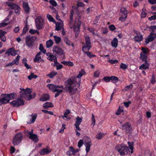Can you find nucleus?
I'll use <instances>...</instances> for the list:
<instances>
[{
    "instance_id": "1",
    "label": "nucleus",
    "mask_w": 156,
    "mask_h": 156,
    "mask_svg": "<svg viewBox=\"0 0 156 156\" xmlns=\"http://www.w3.org/2000/svg\"><path fill=\"white\" fill-rule=\"evenodd\" d=\"M85 73L84 70L81 69L76 77L70 79L65 82V85L66 89L70 94H74L77 90V87L80 86L79 83H80L81 81L80 78Z\"/></svg>"
},
{
    "instance_id": "2",
    "label": "nucleus",
    "mask_w": 156,
    "mask_h": 156,
    "mask_svg": "<svg viewBox=\"0 0 156 156\" xmlns=\"http://www.w3.org/2000/svg\"><path fill=\"white\" fill-rule=\"evenodd\" d=\"M47 87L53 92H56L55 97V98L58 96L60 94L63 92L64 88L62 85H58L52 84H48Z\"/></svg>"
},
{
    "instance_id": "3",
    "label": "nucleus",
    "mask_w": 156,
    "mask_h": 156,
    "mask_svg": "<svg viewBox=\"0 0 156 156\" xmlns=\"http://www.w3.org/2000/svg\"><path fill=\"white\" fill-rule=\"evenodd\" d=\"M116 150L119 152L121 155L124 156L130 152L128 147L123 144H119L116 146Z\"/></svg>"
},
{
    "instance_id": "4",
    "label": "nucleus",
    "mask_w": 156,
    "mask_h": 156,
    "mask_svg": "<svg viewBox=\"0 0 156 156\" xmlns=\"http://www.w3.org/2000/svg\"><path fill=\"white\" fill-rule=\"evenodd\" d=\"M23 92H20V96L27 100H30L32 99V95L31 94L32 90L30 89L27 88L26 89H23Z\"/></svg>"
},
{
    "instance_id": "5",
    "label": "nucleus",
    "mask_w": 156,
    "mask_h": 156,
    "mask_svg": "<svg viewBox=\"0 0 156 156\" xmlns=\"http://www.w3.org/2000/svg\"><path fill=\"white\" fill-rule=\"evenodd\" d=\"M37 39V38L36 36H27L25 38V43L26 45L28 47H32L33 46V43Z\"/></svg>"
},
{
    "instance_id": "6",
    "label": "nucleus",
    "mask_w": 156,
    "mask_h": 156,
    "mask_svg": "<svg viewBox=\"0 0 156 156\" xmlns=\"http://www.w3.org/2000/svg\"><path fill=\"white\" fill-rule=\"evenodd\" d=\"M127 9L124 8L121 9L119 20L122 22L124 21L127 17Z\"/></svg>"
},
{
    "instance_id": "7",
    "label": "nucleus",
    "mask_w": 156,
    "mask_h": 156,
    "mask_svg": "<svg viewBox=\"0 0 156 156\" xmlns=\"http://www.w3.org/2000/svg\"><path fill=\"white\" fill-rule=\"evenodd\" d=\"M85 40L86 43L84 44L83 46L82 50L84 51V49H86L87 51H89L91 47V42L89 37L86 36Z\"/></svg>"
},
{
    "instance_id": "8",
    "label": "nucleus",
    "mask_w": 156,
    "mask_h": 156,
    "mask_svg": "<svg viewBox=\"0 0 156 156\" xmlns=\"http://www.w3.org/2000/svg\"><path fill=\"white\" fill-rule=\"evenodd\" d=\"M35 24L37 28L39 30L42 28L44 20L40 16H38L35 20Z\"/></svg>"
},
{
    "instance_id": "9",
    "label": "nucleus",
    "mask_w": 156,
    "mask_h": 156,
    "mask_svg": "<svg viewBox=\"0 0 156 156\" xmlns=\"http://www.w3.org/2000/svg\"><path fill=\"white\" fill-rule=\"evenodd\" d=\"M10 104L14 107H18L24 104L23 100L22 99H18L10 102Z\"/></svg>"
},
{
    "instance_id": "10",
    "label": "nucleus",
    "mask_w": 156,
    "mask_h": 156,
    "mask_svg": "<svg viewBox=\"0 0 156 156\" xmlns=\"http://www.w3.org/2000/svg\"><path fill=\"white\" fill-rule=\"evenodd\" d=\"M85 141V146L86 147L85 150L86 153H87L89 151L90 149V147L92 145V143L89 137H86Z\"/></svg>"
},
{
    "instance_id": "11",
    "label": "nucleus",
    "mask_w": 156,
    "mask_h": 156,
    "mask_svg": "<svg viewBox=\"0 0 156 156\" xmlns=\"http://www.w3.org/2000/svg\"><path fill=\"white\" fill-rule=\"evenodd\" d=\"M122 129L125 131L126 133H131L132 126L129 123H126L124 125L122 126Z\"/></svg>"
},
{
    "instance_id": "12",
    "label": "nucleus",
    "mask_w": 156,
    "mask_h": 156,
    "mask_svg": "<svg viewBox=\"0 0 156 156\" xmlns=\"http://www.w3.org/2000/svg\"><path fill=\"white\" fill-rule=\"evenodd\" d=\"M154 33H151L145 39V42L146 44H148L149 42L153 41L156 37L154 35Z\"/></svg>"
},
{
    "instance_id": "13",
    "label": "nucleus",
    "mask_w": 156,
    "mask_h": 156,
    "mask_svg": "<svg viewBox=\"0 0 156 156\" xmlns=\"http://www.w3.org/2000/svg\"><path fill=\"white\" fill-rule=\"evenodd\" d=\"M53 51L55 52L58 55H63L64 54L63 50L58 46H55L53 47Z\"/></svg>"
},
{
    "instance_id": "14",
    "label": "nucleus",
    "mask_w": 156,
    "mask_h": 156,
    "mask_svg": "<svg viewBox=\"0 0 156 156\" xmlns=\"http://www.w3.org/2000/svg\"><path fill=\"white\" fill-rule=\"evenodd\" d=\"M48 147L44 148L41 150L39 151V153L41 155L47 154L50 153L52 151L51 149H48Z\"/></svg>"
},
{
    "instance_id": "15",
    "label": "nucleus",
    "mask_w": 156,
    "mask_h": 156,
    "mask_svg": "<svg viewBox=\"0 0 156 156\" xmlns=\"http://www.w3.org/2000/svg\"><path fill=\"white\" fill-rule=\"evenodd\" d=\"M23 137H14L12 143L14 146H16L21 142Z\"/></svg>"
},
{
    "instance_id": "16",
    "label": "nucleus",
    "mask_w": 156,
    "mask_h": 156,
    "mask_svg": "<svg viewBox=\"0 0 156 156\" xmlns=\"http://www.w3.org/2000/svg\"><path fill=\"white\" fill-rule=\"evenodd\" d=\"M37 116V115L36 114H33L31 115H30L28 117V119H30V121L27 122V123L30 124L34 123Z\"/></svg>"
},
{
    "instance_id": "17",
    "label": "nucleus",
    "mask_w": 156,
    "mask_h": 156,
    "mask_svg": "<svg viewBox=\"0 0 156 156\" xmlns=\"http://www.w3.org/2000/svg\"><path fill=\"white\" fill-rule=\"evenodd\" d=\"M81 24V22L79 21L78 22V25L77 26V27H76L75 25L73 26L71 25H69V26L71 28H73L75 32L77 33H79L80 31V28Z\"/></svg>"
},
{
    "instance_id": "18",
    "label": "nucleus",
    "mask_w": 156,
    "mask_h": 156,
    "mask_svg": "<svg viewBox=\"0 0 156 156\" xmlns=\"http://www.w3.org/2000/svg\"><path fill=\"white\" fill-rule=\"evenodd\" d=\"M23 5L25 12L27 14H28L29 13L30 8L29 6L28 3L24 2H23Z\"/></svg>"
},
{
    "instance_id": "19",
    "label": "nucleus",
    "mask_w": 156,
    "mask_h": 156,
    "mask_svg": "<svg viewBox=\"0 0 156 156\" xmlns=\"http://www.w3.org/2000/svg\"><path fill=\"white\" fill-rule=\"evenodd\" d=\"M62 23H57L56 24L55 30L57 31L63 29V24L62 22Z\"/></svg>"
},
{
    "instance_id": "20",
    "label": "nucleus",
    "mask_w": 156,
    "mask_h": 156,
    "mask_svg": "<svg viewBox=\"0 0 156 156\" xmlns=\"http://www.w3.org/2000/svg\"><path fill=\"white\" fill-rule=\"evenodd\" d=\"M147 55L144 52L140 53V58L142 61L147 62Z\"/></svg>"
},
{
    "instance_id": "21",
    "label": "nucleus",
    "mask_w": 156,
    "mask_h": 156,
    "mask_svg": "<svg viewBox=\"0 0 156 156\" xmlns=\"http://www.w3.org/2000/svg\"><path fill=\"white\" fill-rule=\"evenodd\" d=\"M7 4L10 7L11 9H16L17 8H18L19 6L16 5V4H14L12 3H10L9 2H7Z\"/></svg>"
},
{
    "instance_id": "22",
    "label": "nucleus",
    "mask_w": 156,
    "mask_h": 156,
    "mask_svg": "<svg viewBox=\"0 0 156 156\" xmlns=\"http://www.w3.org/2000/svg\"><path fill=\"white\" fill-rule=\"evenodd\" d=\"M50 98V97L48 94H45L40 99L41 101H44L48 100Z\"/></svg>"
},
{
    "instance_id": "23",
    "label": "nucleus",
    "mask_w": 156,
    "mask_h": 156,
    "mask_svg": "<svg viewBox=\"0 0 156 156\" xmlns=\"http://www.w3.org/2000/svg\"><path fill=\"white\" fill-rule=\"evenodd\" d=\"M118 44V40L116 37L113 39L111 42L112 46L114 48H116Z\"/></svg>"
},
{
    "instance_id": "24",
    "label": "nucleus",
    "mask_w": 156,
    "mask_h": 156,
    "mask_svg": "<svg viewBox=\"0 0 156 156\" xmlns=\"http://www.w3.org/2000/svg\"><path fill=\"white\" fill-rule=\"evenodd\" d=\"M149 67V64L147 62H145L144 64H143L139 67V69H147Z\"/></svg>"
},
{
    "instance_id": "25",
    "label": "nucleus",
    "mask_w": 156,
    "mask_h": 156,
    "mask_svg": "<svg viewBox=\"0 0 156 156\" xmlns=\"http://www.w3.org/2000/svg\"><path fill=\"white\" fill-rule=\"evenodd\" d=\"M134 39L136 41H140L143 39L142 35L141 34L136 35L134 37Z\"/></svg>"
},
{
    "instance_id": "26",
    "label": "nucleus",
    "mask_w": 156,
    "mask_h": 156,
    "mask_svg": "<svg viewBox=\"0 0 156 156\" xmlns=\"http://www.w3.org/2000/svg\"><path fill=\"white\" fill-rule=\"evenodd\" d=\"M70 111L69 110L67 109L65 111L64 115L62 116V118L63 119H65L64 118H65L67 119V120H69L70 119V118L68 117V115L70 113Z\"/></svg>"
},
{
    "instance_id": "27",
    "label": "nucleus",
    "mask_w": 156,
    "mask_h": 156,
    "mask_svg": "<svg viewBox=\"0 0 156 156\" xmlns=\"http://www.w3.org/2000/svg\"><path fill=\"white\" fill-rule=\"evenodd\" d=\"M57 73L56 72L53 71L47 75V76L49 77L50 78H53L55 75L57 74Z\"/></svg>"
},
{
    "instance_id": "28",
    "label": "nucleus",
    "mask_w": 156,
    "mask_h": 156,
    "mask_svg": "<svg viewBox=\"0 0 156 156\" xmlns=\"http://www.w3.org/2000/svg\"><path fill=\"white\" fill-rule=\"evenodd\" d=\"M2 99L4 104L9 102L10 101L7 94H5L4 97H3Z\"/></svg>"
},
{
    "instance_id": "29",
    "label": "nucleus",
    "mask_w": 156,
    "mask_h": 156,
    "mask_svg": "<svg viewBox=\"0 0 156 156\" xmlns=\"http://www.w3.org/2000/svg\"><path fill=\"white\" fill-rule=\"evenodd\" d=\"M43 106L44 108H46L49 107H53V105L51 103L46 102L43 105Z\"/></svg>"
},
{
    "instance_id": "30",
    "label": "nucleus",
    "mask_w": 156,
    "mask_h": 156,
    "mask_svg": "<svg viewBox=\"0 0 156 156\" xmlns=\"http://www.w3.org/2000/svg\"><path fill=\"white\" fill-rule=\"evenodd\" d=\"M83 51L85 53L87 54V56L89 57L90 58H91L92 57H95L96 56L95 55H93L91 52H88L89 51H87L86 50L84 49V51Z\"/></svg>"
},
{
    "instance_id": "31",
    "label": "nucleus",
    "mask_w": 156,
    "mask_h": 156,
    "mask_svg": "<svg viewBox=\"0 0 156 156\" xmlns=\"http://www.w3.org/2000/svg\"><path fill=\"white\" fill-rule=\"evenodd\" d=\"M9 100L14 99L16 98V94L14 93L7 94Z\"/></svg>"
},
{
    "instance_id": "32",
    "label": "nucleus",
    "mask_w": 156,
    "mask_h": 156,
    "mask_svg": "<svg viewBox=\"0 0 156 156\" xmlns=\"http://www.w3.org/2000/svg\"><path fill=\"white\" fill-rule=\"evenodd\" d=\"M69 150L71 152H72V154L73 155L75 154L76 153L79 151L78 149H75L72 146H70L69 147Z\"/></svg>"
},
{
    "instance_id": "33",
    "label": "nucleus",
    "mask_w": 156,
    "mask_h": 156,
    "mask_svg": "<svg viewBox=\"0 0 156 156\" xmlns=\"http://www.w3.org/2000/svg\"><path fill=\"white\" fill-rule=\"evenodd\" d=\"M82 121V118H80L79 116L77 117L76 118V121L75 125H80Z\"/></svg>"
},
{
    "instance_id": "34",
    "label": "nucleus",
    "mask_w": 156,
    "mask_h": 156,
    "mask_svg": "<svg viewBox=\"0 0 156 156\" xmlns=\"http://www.w3.org/2000/svg\"><path fill=\"white\" fill-rule=\"evenodd\" d=\"M53 44V42L51 40H49L47 41L46 43V46L47 48L51 47Z\"/></svg>"
},
{
    "instance_id": "35",
    "label": "nucleus",
    "mask_w": 156,
    "mask_h": 156,
    "mask_svg": "<svg viewBox=\"0 0 156 156\" xmlns=\"http://www.w3.org/2000/svg\"><path fill=\"white\" fill-rule=\"evenodd\" d=\"M64 41L68 45H70L71 43V42L69 39L68 37L67 36H65L64 38Z\"/></svg>"
},
{
    "instance_id": "36",
    "label": "nucleus",
    "mask_w": 156,
    "mask_h": 156,
    "mask_svg": "<svg viewBox=\"0 0 156 156\" xmlns=\"http://www.w3.org/2000/svg\"><path fill=\"white\" fill-rule=\"evenodd\" d=\"M37 76L36 75H35L32 73H31L30 75L28 76V78L29 80H31L33 78L36 79L37 78Z\"/></svg>"
},
{
    "instance_id": "37",
    "label": "nucleus",
    "mask_w": 156,
    "mask_h": 156,
    "mask_svg": "<svg viewBox=\"0 0 156 156\" xmlns=\"http://www.w3.org/2000/svg\"><path fill=\"white\" fill-rule=\"evenodd\" d=\"M61 63L69 66H73V63L71 62L63 61Z\"/></svg>"
},
{
    "instance_id": "38",
    "label": "nucleus",
    "mask_w": 156,
    "mask_h": 156,
    "mask_svg": "<svg viewBox=\"0 0 156 156\" xmlns=\"http://www.w3.org/2000/svg\"><path fill=\"white\" fill-rule=\"evenodd\" d=\"M20 56L19 55H18L16 58L13 61L14 63L16 65H18L19 63V61Z\"/></svg>"
},
{
    "instance_id": "39",
    "label": "nucleus",
    "mask_w": 156,
    "mask_h": 156,
    "mask_svg": "<svg viewBox=\"0 0 156 156\" xmlns=\"http://www.w3.org/2000/svg\"><path fill=\"white\" fill-rule=\"evenodd\" d=\"M47 17L48 20L50 22H53L54 23H55L56 22L54 20L53 18L49 14L47 15Z\"/></svg>"
},
{
    "instance_id": "40",
    "label": "nucleus",
    "mask_w": 156,
    "mask_h": 156,
    "mask_svg": "<svg viewBox=\"0 0 156 156\" xmlns=\"http://www.w3.org/2000/svg\"><path fill=\"white\" fill-rule=\"evenodd\" d=\"M53 37L56 44H58L61 41V39L60 37L56 36H54Z\"/></svg>"
},
{
    "instance_id": "41",
    "label": "nucleus",
    "mask_w": 156,
    "mask_h": 156,
    "mask_svg": "<svg viewBox=\"0 0 156 156\" xmlns=\"http://www.w3.org/2000/svg\"><path fill=\"white\" fill-rule=\"evenodd\" d=\"M123 109L122 107H119V108L115 114L117 115H119L123 112Z\"/></svg>"
},
{
    "instance_id": "42",
    "label": "nucleus",
    "mask_w": 156,
    "mask_h": 156,
    "mask_svg": "<svg viewBox=\"0 0 156 156\" xmlns=\"http://www.w3.org/2000/svg\"><path fill=\"white\" fill-rule=\"evenodd\" d=\"M147 13L146 12V10L143 9L141 14V18L145 17L147 16Z\"/></svg>"
},
{
    "instance_id": "43",
    "label": "nucleus",
    "mask_w": 156,
    "mask_h": 156,
    "mask_svg": "<svg viewBox=\"0 0 156 156\" xmlns=\"http://www.w3.org/2000/svg\"><path fill=\"white\" fill-rule=\"evenodd\" d=\"M39 49L40 51L44 54H45L46 52V50L44 48L42 44H40Z\"/></svg>"
},
{
    "instance_id": "44",
    "label": "nucleus",
    "mask_w": 156,
    "mask_h": 156,
    "mask_svg": "<svg viewBox=\"0 0 156 156\" xmlns=\"http://www.w3.org/2000/svg\"><path fill=\"white\" fill-rule=\"evenodd\" d=\"M111 80L113 83H115L117 82L118 80V79L116 76H111L110 77Z\"/></svg>"
},
{
    "instance_id": "45",
    "label": "nucleus",
    "mask_w": 156,
    "mask_h": 156,
    "mask_svg": "<svg viewBox=\"0 0 156 156\" xmlns=\"http://www.w3.org/2000/svg\"><path fill=\"white\" fill-rule=\"evenodd\" d=\"M120 67V69L123 70L126 69L128 68V66L127 65H126L125 64H124L122 63H121Z\"/></svg>"
},
{
    "instance_id": "46",
    "label": "nucleus",
    "mask_w": 156,
    "mask_h": 156,
    "mask_svg": "<svg viewBox=\"0 0 156 156\" xmlns=\"http://www.w3.org/2000/svg\"><path fill=\"white\" fill-rule=\"evenodd\" d=\"M41 59V57L40 56H37L36 55L35 58L34 59V61L35 62H40V60Z\"/></svg>"
},
{
    "instance_id": "47",
    "label": "nucleus",
    "mask_w": 156,
    "mask_h": 156,
    "mask_svg": "<svg viewBox=\"0 0 156 156\" xmlns=\"http://www.w3.org/2000/svg\"><path fill=\"white\" fill-rule=\"evenodd\" d=\"M14 51L13 48H11L8 49L5 52V54H8V55H11V53H12V51Z\"/></svg>"
},
{
    "instance_id": "48",
    "label": "nucleus",
    "mask_w": 156,
    "mask_h": 156,
    "mask_svg": "<svg viewBox=\"0 0 156 156\" xmlns=\"http://www.w3.org/2000/svg\"><path fill=\"white\" fill-rule=\"evenodd\" d=\"M53 66H56V69L57 70L61 69L63 67L62 65L59 63H58L57 64L54 65Z\"/></svg>"
},
{
    "instance_id": "49",
    "label": "nucleus",
    "mask_w": 156,
    "mask_h": 156,
    "mask_svg": "<svg viewBox=\"0 0 156 156\" xmlns=\"http://www.w3.org/2000/svg\"><path fill=\"white\" fill-rule=\"evenodd\" d=\"M73 10H72L70 13V23L69 25H71V23L73 20Z\"/></svg>"
},
{
    "instance_id": "50",
    "label": "nucleus",
    "mask_w": 156,
    "mask_h": 156,
    "mask_svg": "<svg viewBox=\"0 0 156 156\" xmlns=\"http://www.w3.org/2000/svg\"><path fill=\"white\" fill-rule=\"evenodd\" d=\"M49 58V60L51 61H53L56 58V57L53 55H50Z\"/></svg>"
},
{
    "instance_id": "51",
    "label": "nucleus",
    "mask_w": 156,
    "mask_h": 156,
    "mask_svg": "<svg viewBox=\"0 0 156 156\" xmlns=\"http://www.w3.org/2000/svg\"><path fill=\"white\" fill-rule=\"evenodd\" d=\"M153 14L154 15L148 18L149 20L150 21L156 19V12L153 13Z\"/></svg>"
},
{
    "instance_id": "52",
    "label": "nucleus",
    "mask_w": 156,
    "mask_h": 156,
    "mask_svg": "<svg viewBox=\"0 0 156 156\" xmlns=\"http://www.w3.org/2000/svg\"><path fill=\"white\" fill-rule=\"evenodd\" d=\"M27 30V26H25L23 29V33H22L21 36H23L24 34H25Z\"/></svg>"
},
{
    "instance_id": "53",
    "label": "nucleus",
    "mask_w": 156,
    "mask_h": 156,
    "mask_svg": "<svg viewBox=\"0 0 156 156\" xmlns=\"http://www.w3.org/2000/svg\"><path fill=\"white\" fill-rule=\"evenodd\" d=\"M29 138L35 143H37L39 140L38 137H29Z\"/></svg>"
},
{
    "instance_id": "54",
    "label": "nucleus",
    "mask_w": 156,
    "mask_h": 156,
    "mask_svg": "<svg viewBox=\"0 0 156 156\" xmlns=\"http://www.w3.org/2000/svg\"><path fill=\"white\" fill-rule=\"evenodd\" d=\"M49 2L53 6H56L57 5L56 2L54 0H50Z\"/></svg>"
},
{
    "instance_id": "55",
    "label": "nucleus",
    "mask_w": 156,
    "mask_h": 156,
    "mask_svg": "<svg viewBox=\"0 0 156 156\" xmlns=\"http://www.w3.org/2000/svg\"><path fill=\"white\" fill-rule=\"evenodd\" d=\"M83 140H80L78 143V146L80 148L83 145Z\"/></svg>"
},
{
    "instance_id": "56",
    "label": "nucleus",
    "mask_w": 156,
    "mask_h": 156,
    "mask_svg": "<svg viewBox=\"0 0 156 156\" xmlns=\"http://www.w3.org/2000/svg\"><path fill=\"white\" fill-rule=\"evenodd\" d=\"M104 80L106 82H108L111 80L110 77L106 76L103 78Z\"/></svg>"
},
{
    "instance_id": "57",
    "label": "nucleus",
    "mask_w": 156,
    "mask_h": 156,
    "mask_svg": "<svg viewBox=\"0 0 156 156\" xmlns=\"http://www.w3.org/2000/svg\"><path fill=\"white\" fill-rule=\"evenodd\" d=\"M133 88V85L131 84L127 86L125 88V90L126 91L132 89Z\"/></svg>"
},
{
    "instance_id": "58",
    "label": "nucleus",
    "mask_w": 156,
    "mask_h": 156,
    "mask_svg": "<svg viewBox=\"0 0 156 156\" xmlns=\"http://www.w3.org/2000/svg\"><path fill=\"white\" fill-rule=\"evenodd\" d=\"M100 75V72L98 70L95 71L94 74V76L95 77H98Z\"/></svg>"
},
{
    "instance_id": "59",
    "label": "nucleus",
    "mask_w": 156,
    "mask_h": 156,
    "mask_svg": "<svg viewBox=\"0 0 156 156\" xmlns=\"http://www.w3.org/2000/svg\"><path fill=\"white\" fill-rule=\"evenodd\" d=\"M149 28L152 31L151 33H154V30H156V26H150L149 27Z\"/></svg>"
},
{
    "instance_id": "60",
    "label": "nucleus",
    "mask_w": 156,
    "mask_h": 156,
    "mask_svg": "<svg viewBox=\"0 0 156 156\" xmlns=\"http://www.w3.org/2000/svg\"><path fill=\"white\" fill-rule=\"evenodd\" d=\"M108 62L110 63L111 64H115L117 63L118 61L117 60H112L111 59L109 60L108 61Z\"/></svg>"
},
{
    "instance_id": "61",
    "label": "nucleus",
    "mask_w": 156,
    "mask_h": 156,
    "mask_svg": "<svg viewBox=\"0 0 156 156\" xmlns=\"http://www.w3.org/2000/svg\"><path fill=\"white\" fill-rule=\"evenodd\" d=\"M33 133V130L32 129L31 130V131L30 132L28 133L29 135H30V136H37V135L35 134H34Z\"/></svg>"
},
{
    "instance_id": "62",
    "label": "nucleus",
    "mask_w": 156,
    "mask_h": 156,
    "mask_svg": "<svg viewBox=\"0 0 156 156\" xmlns=\"http://www.w3.org/2000/svg\"><path fill=\"white\" fill-rule=\"evenodd\" d=\"M42 111L44 113H48L49 114L51 115H53V112H52L51 111H48L47 110H42Z\"/></svg>"
},
{
    "instance_id": "63",
    "label": "nucleus",
    "mask_w": 156,
    "mask_h": 156,
    "mask_svg": "<svg viewBox=\"0 0 156 156\" xmlns=\"http://www.w3.org/2000/svg\"><path fill=\"white\" fill-rule=\"evenodd\" d=\"M106 134L103 133L99 132L97 134V136H105Z\"/></svg>"
},
{
    "instance_id": "64",
    "label": "nucleus",
    "mask_w": 156,
    "mask_h": 156,
    "mask_svg": "<svg viewBox=\"0 0 156 156\" xmlns=\"http://www.w3.org/2000/svg\"><path fill=\"white\" fill-rule=\"evenodd\" d=\"M20 9V7L19 6L18 8H17L16 9H14L15 10V12L16 13V15H19V14Z\"/></svg>"
}]
</instances>
